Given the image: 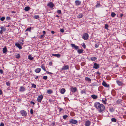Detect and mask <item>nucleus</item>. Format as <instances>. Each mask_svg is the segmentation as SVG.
<instances>
[{"label":"nucleus","instance_id":"nucleus-32","mask_svg":"<svg viewBox=\"0 0 126 126\" xmlns=\"http://www.w3.org/2000/svg\"><path fill=\"white\" fill-rule=\"evenodd\" d=\"M32 87L34 88H35L36 87V86L35 84L34 83H32Z\"/></svg>","mask_w":126,"mask_h":126},{"label":"nucleus","instance_id":"nucleus-52","mask_svg":"<svg viewBox=\"0 0 126 126\" xmlns=\"http://www.w3.org/2000/svg\"><path fill=\"white\" fill-rule=\"evenodd\" d=\"M52 64V63L51 62H50L49 63V65L50 66H51Z\"/></svg>","mask_w":126,"mask_h":126},{"label":"nucleus","instance_id":"nucleus-21","mask_svg":"<svg viewBox=\"0 0 126 126\" xmlns=\"http://www.w3.org/2000/svg\"><path fill=\"white\" fill-rule=\"evenodd\" d=\"M91 97L92 98L94 99H96L98 98L97 96L95 95L94 94L92 95H91Z\"/></svg>","mask_w":126,"mask_h":126},{"label":"nucleus","instance_id":"nucleus-12","mask_svg":"<svg viewBox=\"0 0 126 126\" xmlns=\"http://www.w3.org/2000/svg\"><path fill=\"white\" fill-rule=\"evenodd\" d=\"M25 90V89L23 86H20L19 87V91L20 92H23Z\"/></svg>","mask_w":126,"mask_h":126},{"label":"nucleus","instance_id":"nucleus-2","mask_svg":"<svg viewBox=\"0 0 126 126\" xmlns=\"http://www.w3.org/2000/svg\"><path fill=\"white\" fill-rule=\"evenodd\" d=\"M69 122L71 123L74 124H75L78 123V121L77 120L73 119H70Z\"/></svg>","mask_w":126,"mask_h":126},{"label":"nucleus","instance_id":"nucleus-16","mask_svg":"<svg viewBox=\"0 0 126 126\" xmlns=\"http://www.w3.org/2000/svg\"><path fill=\"white\" fill-rule=\"evenodd\" d=\"M116 82L119 86H122L123 85V83L122 82L120 81L119 80H117L116 81Z\"/></svg>","mask_w":126,"mask_h":126},{"label":"nucleus","instance_id":"nucleus-59","mask_svg":"<svg viewBox=\"0 0 126 126\" xmlns=\"http://www.w3.org/2000/svg\"><path fill=\"white\" fill-rule=\"evenodd\" d=\"M2 93V90L0 89V95H1Z\"/></svg>","mask_w":126,"mask_h":126},{"label":"nucleus","instance_id":"nucleus-49","mask_svg":"<svg viewBox=\"0 0 126 126\" xmlns=\"http://www.w3.org/2000/svg\"><path fill=\"white\" fill-rule=\"evenodd\" d=\"M30 113L31 114H32L33 113V110L32 109L30 110Z\"/></svg>","mask_w":126,"mask_h":126},{"label":"nucleus","instance_id":"nucleus-23","mask_svg":"<svg viewBox=\"0 0 126 126\" xmlns=\"http://www.w3.org/2000/svg\"><path fill=\"white\" fill-rule=\"evenodd\" d=\"M65 91V89L62 88L61 89V90L60 92L62 94H63Z\"/></svg>","mask_w":126,"mask_h":126},{"label":"nucleus","instance_id":"nucleus-33","mask_svg":"<svg viewBox=\"0 0 126 126\" xmlns=\"http://www.w3.org/2000/svg\"><path fill=\"white\" fill-rule=\"evenodd\" d=\"M41 67L44 71H46V69L45 68V67L44 65H42L41 66Z\"/></svg>","mask_w":126,"mask_h":126},{"label":"nucleus","instance_id":"nucleus-1","mask_svg":"<svg viewBox=\"0 0 126 126\" xmlns=\"http://www.w3.org/2000/svg\"><path fill=\"white\" fill-rule=\"evenodd\" d=\"M94 106L96 109H98V112H101L105 109L104 106L102 104H100L99 103L96 102L94 103Z\"/></svg>","mask_w":126,"mask_h":126},{"label":"nucleus","instance_id":"nucleus-62","mask_svg":"<svg viewBox=\"0 0 126 126\" xmlns=\"http://www.w3.org/2000/svg\"><path fill=\"white\" fill-rule=\"evenodd\" d=\"M123 16V14H121V15H120V17H122Z\"/></svg>","mask_w":126,"mask_h":126},{"label":"nucleus","instance_id":"nucleus-51","mask_svg":"<svg viewBox=\"0 0 126 126\" xmlns=\"http://www.w3.org/2000/svg\"><path fill=\"white\" fill-rule=\"evenodd\" d=\"M60 31L61 32H64V30L63 29H60Z\"/></svg>","mask_w":126,"mask_h":126},{"label":"nucleus","instance_id":"nucleus-64","mask_svg":"<svg viewBox=\"0 0 126 126\" xmlns=\"http://www.w3.org/2000/svg\"><path fill=\"white\" fill-rule=\"evenodd\" d=\"M38 76H36V77H35V79H38Z\"/></svg>","mask_w":126,"mask_h":126},{"label":"nucleus","instance_id":"nucleus-47","mask_svg":"<svg viewBox=\"0 0 126 126\" xmlns=\"http://www.w3.org/2000/svg\"><path fill=\"white\" fill-rule=\"evenodd\" d=\"M11 19V18L10 17L7 16V17L6 18V19L7 20H10Z\"/></svg>","mask_w":126,"mask_h":126},{"label":"nucleus","instance_id":"nucleus-60","mask_svg":"<svg viewBox=\"0 0 126 126\" xmlns=\"http://www.w3.org/2000/svg\"><path fill=\"white\" fill-rule=\"evenodd\" d=\"M30 103L31 104H33V105H34L35 104V103L34 102L32 101H31Z\"/></svg>","mask_w":126,"mask_h":126},{"label":"nucleus","instance_id":"nucleus-14","mask_svg":"<svg viewBox=\"0 0 126 126\" xmlns=\"http://www.w3.org/2000/svg\"><path fill=\"white\" fill-rule=\"evenodd\" d=\"M75 3L77 5H79L81 3V1L78 0H76L75 1Z\"/></svg>","mask_w":126,"mask_h":126},{"label":"nucleus","instance_id":"nucleus-43","mask_svg":"<svg viewBox=\"0 0 126 126\" xmlns=\"http://www.w3.org/2000/svg\"><path fill=\"white\" fill-rule=\"evenodd\" d=\"M47 76H45L43 77V78L45 80H46L47 79Z\"/></svg>","mask_w":126,"mask_h":126},{"label":"nucleus","instance_id":"nucleus-34","mask_svg":"<svg viewBox=\"0 0 126 126\" xmlns=\"http://www.w3.org/2000/svg\"><path fill=\"white\" fill-rule=\"evenodd\" d=\"M111 120L113 122H116V120L114 118H112Z\"/></svg>","mask_w":126,"mask_h":126},{"label":"nucleus","instance_id":"nucleus-8","mask_svg":"<svg viewBox=\"0 0 126 126\" xmlns=\"http://www.w3.org/2000/svg\"><path fill=\"white\" fill-rule=\"evenodd\" d=\"M69 68V66L68 65H66L62 67L61 69L62 70H64L68 69Z\"/></svg>","mask_w":126,"mask_h":126},{"label":"nucleus","instance_id":"nucleus-48","mask_svg":"<svg viewBox=\"0 0 126 126\" xmlns=\"http://www.w3.org/2000/svg\"><path fill=\"white\" fill-rule=\"evenodd\" d=\"M81 93L82 94H83V93H85L86 94V92L84 90H82L81 91Z\"/></svg>","mask_w":126,"mask_h":126},{"label":"nucleus","instance_id":"nucleus-54","mask_svg":"<svg viewBox=\"0 0 126 126\" xmlns=\"http://www.w3.org/2000/svg\"><path fill=\"white\" fill-rule=\"evenodd\" d=\"M46 72L48 74L50 75L51 74H52V73L48 71H47Z\"/></svg>","mask_w":126,"mask_h":126},{"label":"nucleus","instance_id":"nucleus-24","mask_svg":"<svg viewBox=\"0 0 126 126\" xmlns=\"http://www.w3.org/2000/svg\"><path fill=\"white\" fill-rule=\"evenodd\" d=\"M53 92L50 89L48 90L47 91V93L48 94H51Z\"/></svg>","mask_w":126,"mask_h":126},{"label":"nucleus","instance_id":"nucleus-30","mask_svg":"<svg viewBox=\"0 0 126 126\" xmlns=\"http://www.w3.org/2000/svg\"><path fill=\"white\" fill-rule=\"evenodd\" d=\"M33 18L35 19H38L39 18V16L38 15H35L33 16Z\"/></svg>","mask_w":126,"mask_h":126},{"label":"nucleus","instance_id":"nucleus-41","mask_svg":"<svg viewBox=\"0 0 126 126\" xmlns=\"http://www.w3.org/2000/svg\"><path fill=\"white\" fill-rule=\"evenodd\" d=\"M108 25L107 24H106L105 25V28L107 29H108Z\"/></svg>","mask_w":126,"mask_h":126},{"label":"nucleus","instance_id":"nucleus-28","mask_svg":"<svg viewBox=\"0 0 126 126\" xmlns=\"http://www.w3.org/2000/svg\"><path fill=\"white\" fill-rule=\"evenodd\" d=\"M1 30L3 31H5L6 30V29L3 26H1L0 27Z\"/></svg>","mask_w":126,"mask_h":126},{"label":"nucleus","instance_id":"nucleus-31","mask_svg":"<svg viewBox=\"0 0 126 126\" xmlns=\"http://www.w3.org/2000/svg\"><path fill=\"white\" fill-rule=\"evenodd\" d=\"M111 16L112 17H114L116 15V14L114 12H112L111 14Z\"/></svg>","mask_w":126,"mask_h":126},{"label":"nucleus","instance_id":"nucleus-3","mask_svg":"<svg viewBox=\"0 0 126 126\" xmlns=\"http://www.w3.org/2000/svg\"><path fill=\"white\" fill-rule=\"evenodd\" d=\"M20 112L22 116H26L27 115V113L25 111L22 110L20 111Z\"/></svg>","mask_w":126,"mask_h":126},{"label":"nucleus","instance_id":"nucleus-15","mask_svg":"<svg viewBox=\"0 0 126 126\" xmlns=\"http://www.w3.org/2000/svg\"><path fill=\"white\" fill-rule=\"evenodd\" d=\"M52 55L53 56H55L58 58H59L61 56L59 54H52Z\"/></svg>","mask_w":126,"mask_h":126},{"label":"nucleus","instance_id":"nucleus-19","mask_svg":"<svg viewBox=\"0 0 126 126\" xmlns=\"http://www.w3.org/2000/svg\"><path fill=\"white\" fill-rule=\"evenodd\" d=\"M2 51L3 53H5L6 52L7 49L6 47H4L3 48Z\"/></svg>","mask_w":126,"mask_h":126},{"label":"nucleus","instance_id":"nucleus-10","mask_svg":"<svg viewBox=\"0 0 126 126\" xmlns=\"http://www.w3.org/2000/svg\"><path fill=\"white\" fill-rule=\"evenodd\" d=\"M91 122L89 120L86 121L85 124V126H89L91 124Z\"/></svg>","mask_w":126,"mask_h":126},{"label":"nucleus","instance_id":"nucleus-20","mask_svg":"<svg viewBox=\"0 0 126 126\" xmlns=\"http://www.w3.org/2000/svg\"><path fill=\"white\" fill-rule=\"evenodd\" d=\"M83 50L82 49H79L78 50V52L79 54H80L83 52Z\"/></svg>","mask_w":126,"mask_h":126},{"label":"nucleus","instance_id":"nucleus-9","mask_svg":"<svg viewBox=\"0 0 126 126\" xmlns=\"http://www.w3.org/2000/svg\"><path fill=\"white\" fill-rule=\"evenodd\" d=\"M47 6L50 8H52L54 7V4L53 2H50L47 4Z\"/></svg>","mask_w":126,"mask_h":126},{"label":"nucleus","instance_id":"nucleus-44","mask_svg":"<svg viewBox=\"0 0 126 126\" xmlns=\"http://www.w3.org/2000/svg\"><path fill=\"white\" fill-rule=\"evenodd\" d=\"M10 83L9 82H6V85L8 86H9L10 85Z\"/></svg>","mask_w":126,"mask_h":126},{"label":"nucleus","instance_id":"nucleus-37","mask_svg":"<svg viewBox=\"0 0 126 126\" xmlns=\"http://www.w3.org/2000/svg\"><path fill=\"white\" fill-rule=\"evenodd\" d=\"M16 57L17 59H19L20 58V55L19 54H18L16 56Z\"/></svg>","mask_w":126,"mask_h":126},{"label":"nucleus","instance_id":"nucleus-61","mask_svg":"<svg viewBox=\"0 0 126 126\" xmlns=\"http://www.w3.org/2000/svg\"><path fill=\"white\" fill-rule=\"evenodd\" d=\"M1 30L0 31V33L1 34H2L3 32Z\"/></svg>","mask_w":126,"mask_h":126},{"label":"nucleus","instance_id":"nucleus-57","mask_svg":"<svg viewBox=\"0 0 126 126\" xmlns=\"http://www.w3.org/2000/svg\"><path fill=\"white\" fill-rule=\"evenodd\" d=\"M82 46L84 48H85L86 47V46L85 44H84V43L83 44Z\"/></svg>","mask_w":126,"mask_h":126},{"label":"nucleus","instance_id":"nucleus-55","mask_svg":"<svg viewBox=\"0 0 126 126\" xmlns=\"http://www.w3.org/2000/svg\"><path fill=\"white\" fill-rule=\"evenodd\" d=\"M55 122H53L52 124L51 125H52L53 126H54L55 125Z\"/></svg>","mask_w":126,"mask_h":126},{"label":"nucleus","instance_id":"nucleus-63","mask_svg":"<svg viewBox=\"0 0 126 126\" xmlns=\"http://www.w3.org/2000/svg\"><path fill=\"white\" fill-rule=\"evenodd\" d=\"M43 33L44 34H45L46 33V32L45 31H43Z\"/></svg>","mask_w":126,"mask_h":126},{"label":"nucleus","instance_id":"nucleus-17","mask_svg":"<svg viewBox=\"0 0 126 126\" xmlns=\"http://www.w3.org/2000/svg\"><path fill=\"white\" fill-rule=\"evenodd\" d=\"M15 46L18 47L19 49H21L22 48L21 46L18 43H16L15 44Z\"/></svg>","mask_w":126,"mask_h":126},{"label":"nucleus","instance_id":"nucleus-39","mask_svg":"<svg viewBox=\"0 0 126 126\" xmlns=\"http://www.w3.org/2000/svg\"><path fill=\"white\" fill-rule=\"evenodd\" d=\"M68 116L67 115H65L63 116V118L64 119H66L67 117Z\"/></svg>","mask_w":126,"mask_h":126},{"label":"nucleus","instance_id":"nucleus-45","mask_svg":"<svg viewBox=\"0 0 126 126\" xmlns=\"http://www.w3.org/2000/svg\"><path fill=\"white\" fill-rule=\"evenodd\" d=\"M44 37H45L44 34H43V35H42L41 36L40 38L41 39L43 38H44Z\"/></svg>","mask_w":126,"mask_h":126},{"label":"nucleus","instance_id":"nucleus-56","mask_svg":"<svg viewBox=\"0 0 126 126\" xmlns=\"http://www.w3.org/2000/svg\"><path fill=\"white\" fill-rule=\"evenodd\" d=\"M59 111L60 112L62 110H63V109L60 108H59Z\"/></svg>","mask_w":126,"mask_h":126},{"label":"nucleus","instance_id":"nucleus-42","mask_svg":"<svg viewBox=\"0 0 126 126\" xmlns=\"http://www.w3.org/2000/svg\"><path fill=\"white\" fill-rule=\"evenodd\" d=\"M5 19V17H2L0 18V20L2 21H3Z\"/></svg>","mask_w":126,"mask_h":126},{"label":"nucleus","instance_id":"nucleus-7","mask_svg":"<svg viewBox=\"0 0 126 126\" xmlns=\"http://www.w3.org/2000/svg\"><path fill=\"white\" fill-rule=\"evenodd\" d=\"M99 67V65L96 63L94 64L93 68L95 69H97Z\"/></svg>","mask_w":126,"mask_h":126},{"label":"nucleus","instance_id":"nucleus-53","mask_svg":"<svg viewBox=\"0 0 126 126\" xmlns=\"http://www.w3.org/2000/svg\"><path fill=\"white\" fill-rule=\"evenodd\" d=\"M4 125L3 123H1L0 124V126H4Z\"/></svg>","mask_w":126,"mask_h":126},{"label":"nucleus","instance_id":"nucleus-11","mask_svg":"<svg viewBox=\"0 0 126 126\" xmlns=\"http://www.w3.org/2000/svg\"><path fill=\"white\" fill-rule=\"evenodd\" d=\"M70 90L73 93L77 91V89L76 87H71L70 88Z\"/></svg>","mask_w":126,"mask_h":126},{"label":"nucleus","instance_id":"nucleus-13","mask_svg":"<svg viewBox=\"0 0 126 126\" xmlns=\"http://www.w3.org/2000/svg\"><path fill=\"white\" fill-rule=\"evenodd\" d=\"M102 85L103 86L106 87H109V85L107 84L104 81H103L102 83Z\"/></svg>","mask_w":126,"mask_h":126},{"label":"nucleus","instance_id":"nucleus-22","mask_svg":"<svg viewBox=\"0 0 126 126\" xmlns=\"http://www.w3.org/2000/svg\"><path fill=\"white\" fill-rule=\"evenodd\" d=\"M30 9V7L28 6L24 8V10L26 11H28Z\"/></svg>","mask_w":126,"mask_h":126},{"label":"nucleus","instance_id":"nucleus-4","mask_svg":"<svg viewBox=\"0 0 126 126\" xmlns=\"http://www.w3.org/2000/svg\"><path fill=\"white\" fill-rule=\"evenodd\" d=\"M88 37V35L86 33H85L84 34L83 36L82 37V38L84 40H86L87 39Z\"/></svg>","mask_w":126,"mask_h":126},{"label":"nucleus","instance_id":"nucleus-36","mask_svg":"<svg viewBox=\"0 0 126 126\" xmlns=\"http://www.w3.org/2000/svg\"><path fill=\"white\" fill-rule=\"evenodd\" d=\"M31 27L28 28L25 31H29L30 32H31Z\"/></svg>","mask_w":126,"mask_h":126},{"label":"nucleus","instance_id":"nucleus-6","mask_svg":"<svg viewBox=\"0 0 126 126\" xmlns=\"http://www.w3.org/2000/svg\"><path fill=\"white\" fill-rule=\"evenodd\" d=\"M71 46L74 48L76 50H78L79 48V47L76 46L74 44H71Z\"/></svg>","mask_w":126,"mask_h":126},{"label":"nucleus","instance_id":"nucleus-46","mask_svg":"<svg viewBox=\"0 0 126 126\" xmlns=\"http://www.w3.org/2000/svg\"><path fill=\"white\" fill-rule=\"evenodd\" d=\"M57 13L59 14H61V11L60 10H58L57 11Z\"/></svg>","mask_w":126,"mask_h":126},{"label":"nucleus","instance_id":"nucleus-38","mask_svg":"<svg viewBox=\"0 0 126 126\" xmlns=\"http://www.w3.org/2000/svg\"><path fill=\"white\" fill-rule=\"evenodd\" d=\"M100 5L99 3H97V4L95 6L96 8L99 7L100 6Z\"/></svg>","mask_w":126,"mask_h":126},{"label":"nucleus","instance_id":"nucleus-27","mask_svg":"<svg viewBox=\"0 0 126 126\" xmlns=\"http://www.w3.org/2000/svg\"><path fill=\"white\" fill-rule=\"evenodd\" d=\"M83 15L81 14H79L77 16L79 18H80L82 17Z\"/></svg>","mask_w":126,"mask_h":126},{"label":"nucleus","instance_id":"nucleus-35","mask_svg":"<svg viewBox=\"0 0 126 126\" xmlns=\"http://www.w3.org/2000/svg\"><path fill=\"white\" fill-rule=\"evenodd\" d=\"M114 110V109L113 108L111 107L110 109V110L111 112H113Z\"/></svg>","mask_w":126,"mask_h":126},{"label":"nucleus","instance_id":"nucleus-58","mask_svg":"<svg viewBox=\"0 0 126 126\" xmlns=\"http://www.w3.org/2000/svg\"><path fill=\"white\" fill-rule=\"evenodd\" d=\"M102 101L103 102V103L105 104H106L105 101V100L102 99Z\"/></svg>","mask_w":126,"mask_h":126},{"label":"nucleus","instance_id":"nucleus-18","mask_svg":"<svg viewBox=\"0 0 126 126\" xmlns=\"http://www.w3.org/2000/svg\"><path fill=\"white\" fill-rule=\"evenodd\" d=\"M41 71V69L40 68H38L36 69L35 70V71L36 73H38L40 72Z\"/></svg>","mask_w":126,"mask_h":126},{"label":"nucleus","instance_id":"nucleus-5","mask_svg":"<svg viewBox=\"0 0 126 126\" xmlns=\"http://www.w3.org/2000/svg\"><path fill=\"white\" fill-rule=\"evenodd\" d=\"M43 98V96L42 95H39L37 98V100L38 102H40L41 101L42 99Z\"/></svg>","mask_w":126,"mask_h":126},{"label":"nucleus","instance_id":"nucleus-40","mask_svg":"<svg viewBox=\"0 0 126 126\" xmlns=\"http://www.w3.org/2000/svg\"><path fill=\"white\" fill-rule=\"evenodd\" d=\"M99 44L98 43L96 44L95 45V47L96 48H97L99 46Z\"/></svg>","mask_w":126,"mask_h":126},{"label":"nucleus","instance_id":"nucleus-25","mask_svg":"<svg viewBox=\"0 0 126 126\" xmlns=\"http://www.w3.org/2000/svg\"><path fill=\"white\" fill-rule=\"evenodd\" d=\"M97 59L96 57H93L91 58V60L92 61H94Z\"/></svg>","mask_w":126,"mask_h":126},{"label":"nucleus","instance_id":"nucleus-29","mask_svg":"<svg viewBox=\"0 0 126 126\" xmlns=\"http://www.w3.org/2000/svg\"><path fill=\"white\" fill-rule=\"evenodd\" d=\"M28 58L30 60H32L33 59V57H32L31 55H29Z\"/></svg>","mask_w":126,"mask_h":126},{"label":"nucleus","instance_id":"nucleus-50","mask_svg":"<svg viewBox=\"0 0 126 126\" xmlns=\"http://www.w3.org/2000/svg\"><path fill=\"white\" fill-rule=\"evenodd\" d=\"M3 72L2 69H0V73L2 74L3 73Z\"/></svg>","mask_w":126,"mask_h":126},{"label":"nucleus","instance_id":"nucleus-26","mask_svg":"<svg viewBox=\"0 0 126 126\" xmlns=\"http://www.w3.org/2000/svg\"><path fill=\"white\" fill-rule=\"evenodd\" d=\"M85 80L88 81V82H90L91 81V79L89 78L86 77L85 79Z\"/></svg>","mask_w":126,"mask_h":126}]
</instances>
